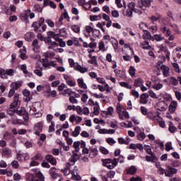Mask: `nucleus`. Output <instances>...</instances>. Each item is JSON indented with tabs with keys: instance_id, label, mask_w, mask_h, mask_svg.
I'll return each mask as SVG.
<instances>
[{
	"instance_id": "nucleus-1",
	"label": "nucleus",
	"mask_w": 181,
	"mask_h": 181,
	"mask_svg": "<svg viewBox=\"0 0 181 181\" xmlns=\"http://www.w3.org/2000/svg\"><path fill=\"white\" fill-rule=\"evenodd\" d=\"M21 107V100H19V94L16 93L13 98V102L10 105L9 108L7 110V114L8 115H13L16 114V110L15 108Z\"/></svg>"
},
{
	"instance_id": "nucleus-2",
	"label": "nucleus",
	"mask_w": 181,
	"mask_h": 181,
	"mask_svg": "<svg viewBox=\"0 0 181 181\" xmlns=\"http://www.w3.org/2000/svg\"><path fill=\"white\" fill-rule=\"evenodd\" d=\"M69 63L70 67L73 68L74 70H76L77 71H79V73L84 74L88 71V69L81 66V65H79V64L77 62H74V59H69Z\"/></svg>"
},
{
	"instance_id": "nucleus-3",
	"label": "nucleus",
	"mask_w": 181,
	"mask_h": 181,
	"mask_svg": "<svg viewBox=\"0 0 181 181\" xmlns=\"http://www.w3.org/2000/svg\"><path fill=\"white\" fill-rule=\"evenodd\" d=\"M177 173V169L173 168L170 165L167 166L166 172H165V176L167 177H172L174 175H176Z\"/></svg>"
},
{
	"instance_id": "nucleus-4",
	"label": "nucleus",
	"mask_w": 181,
	"mask_h": 181,
	"mask_svg": "<svg viewBox=\"0 0 181 181\" xmlns=\"http://www.w3.org/2000/svg\"><path fill=\"white\" fill-rule=\"evenodd\" d=\"M156 107L158 111H166L168 110V103L165 100L159 101Z\"/></svg>"
},
{
	"instance_id": "nucleus-5",
	"label": "nucleus",
	"mask_w": 181,
	"mask_h": 181,
	"mask_svg": "<svg viewBox=\"0 0 181 181\" xmlns=\"http://www.w3.org/2000/svg\"><path fill=\"white\" fill-rule=\"evenodd\" d=\"M64 78L69 87H76V81L69 75H64Z\"/></svg>"
},
{
	"instance_id": "nucleus-6",
	"label": "nucleus",
	"mask_w": 181,
	"mask_h": 181,
	"mask_svg": "<svg viewBox=\"0 0 181 181\" xmlns=\"http://www.w3.org/2000/svg\"><path fill=\"white\" fill-rule=\"evenodd\" d=\"M160 71L163 72V75L164 77H169L170 76V69L169 67L166 66V65H162V67L158 68Z\"/></svg>"
},
{
	"instance_id": "nucleus-7",
	"label": "nucleus",
	"mask_w": 181,
	"mask_h": 181,
	"mask_svg": "<svg viewBox=\"0 0 181 181\" xmlns=\"http://www.w3.org/2000/svg\"><path fill=\"white\" fill-rule=\"evenodd\" d=\"M35 135H37L39 136V135H40V132H42V129H43V123L42 122H38L35 124Z\"/></svg>"
},
{
	"instance_id": "nucleus-8",
	"label": "nucleus",
	"mask_w": 181,
	"mask_h": 181,
	"mask_svg": "<svg viewBox=\"0 0 181 181\" xmlns=\"http://www.w3.org/2000/svg\"><path fill=\"white\" fill-rule=\"evenodd\" d=\"M129 148L130 149H133L134 151H136V149H139L140 152L144 151V145H142L141 144H131L129 145Z\"/></svg>"
},
{
	"instance_id": "nucleus-9",
	"label": "nucleus",
	"mask_w": 181,
	"mask_h": 181,
	"mask_svg": "<svg viewBox=\"0 0 181 181\" xmlns=\"http://www.w3.org/2000/svg\"><path fill=\"white\" fill-rule=\"evenodd\" d=\"M144 151H146L148 155L153 156V159H158V157L155 156V153L152 152V148L149 145H144Z\"/></svg>"
},
{
	"instance_id": "nucleus-10",
	"label": "nucleus",
	"mask_w": 181,
	"mask_h": 181,
	"mask_svg": "<svg viewBox=\"0 0 181 181\" xmlns=\"http://www.w3.org/2000/svg\"><path fill=\"white\" fill-rule=\"evenodd\" d=\"M45 159L47 161L49 162V163H50L53 166H56V163H57V160L54 157H53V156L47 155L46 156Z\"/></svg>"
},
{
	"instance_id": "nucleus-11",
	"label": "nucleus",
	"mask_w": 181,
	"mask_h": 181,
	"mask_svg": "<svg viewBox=\"0 0 181 181\" xmlns=\"http://www.w3.org/2000/svg\"><path fill=\"white\" fill-rule=\"evenodd\" d=\"M148 98H149L148 93H142L140 96V104H148Z\"/></svg>"
},
{
	"instance_id": "nucleus-12",
	"label": "nucleus",
	"mask_w": 181,
	"mask_h": 181,
	"mask_svg": "<svg viewBox=\"0 0 181 181\" xmlns=\"http://www.w3.org/2000/svg\"><path fill=\"white\" fill-rule=\"evenodd\" d=\"M23 95H24V97H25V101L26 103H29V101H30L32 100V95H30V91H29V90L28 89H25L23 90Z\"/></svg>"
},
{
	"instance_id": "nucleus-13",
	"label": "nucleus",
	"mask_w": 181,
	"mask_h": 181,
	"mask_svg": "<svg viewBox=\"0 0 181 181\" xmlns=\"http://www.w3.org/2000/svg\"><path fill=\"white\" fill-rule=\"evenodd\" d=\"M16 114H17V115H25V117H24V119L25 121H28V119H29V117H28V114L26 113V110H25V107H21L20 110H16Z\"/></svg>"
},
{
	"instance_id": "nucleus-14",
	"label": "nucleus",
	"mask_w": 181,
	"mask_h": 181,
	"mask_svg": "<svg viewBox=\"0 0 181 181\" xmlns=\"http://www.w3.org/2000/svg\"><path fill=\"white\" fill-rule=\"evenodd\" d=\"M49 172L52 179L54 180L57 179V177L59 176V173H57V170L56 169V168L54 167L51 168Z\"/></svg>"
},
{
	"instance_id": "nucleus-15",
	"label": "nucleus",
	"mask_w": 181,
	"mask_h": 181,
	"mask_svg": "<svg viewBox=\"0 0 181 181\" xmlns=\"http://www.w3.org/2000/svg\"><path fill=\"white\" fill-rule=\"evenodd\" d=\"M98 155V151L95 147H90L89 148V158H95V156Z\"/></svg>"
},
{
	"instance_id": "nucleus-16",
	"label": "nucleus",
	"mask_w": 181,
	"mask_h": 181,
	"mask_svg": "<svg viewBox=\"0 0 181 181\" xmlns=\"http://www.w3.org/2000/svg\"><path fill=\"white\" fill-rule=\"evenodd\" d=\"M33 50L35 52V53H37L39 50H40V45H39V40H37V39L33 41Z\"/></svg>"
},
{
	"instance_id": "nucleus-17",
	"label": "nucleus",
	"mask_w": 181,
	"mask_h": 181,
	"mask_svg": "<svg viewBox=\"0 0 181 181\" xmlns=\"http://www.w3.org/2000/svg\"><path fill=\"white\" fill-rule=\"evenodd\" d=\"M177 107V102L173 101L168 107V111H170V112H171V114H173V112H175V111H176Z\"/></svg>"
},
{
	"instance_id": "nucleus-18",
	"label": "nucleus",
	"mask_w": 181,
	"mask_h": 181,
	"mask_svg": "<svg viewBox=\"0 0 181 181\" xmlns=\"http://www.w3.org/2000/svg\"><path fill=\"white\" fill-rule=\"evenodd\" d=\"M61 95H70L71 96L72 94H76V92L73 91L71 88H66L64 89L63 92H59Z\"/></svg>"
},
{
	"instance_id": "nucleus-19",
	"label": "nucleus",
	"mask_w": 181,
	"mask_h": 181,
	"mask_svg": "<svg viewBox=\"0 0 181 181\" xmlns=\"http://www.w3.org/2000/svg\"><path fill=\"white\" fill-rule=\"evenodd\" d=\"M26 108L27 111H29L31 115H36L37 114V109H36V107H32V106L27 105Z\"/></svg>"
},
{
	"instance_id": "nucleus-20",
	"label": "nucleus",
	"mask_w": 181,
	"mask_h": 181,
	"mask_svg": "<svg viewBox=\"0 0 181 181\" xmlns=\"http://www.w3.org/2000/svg\"><path fill=\"white\" fill-rule=\"evenodd\" d=\"M77 83L80 88H83L84 90H87V85L86 84V83H84V80L83 78H78Z\"/></svg>"
},
{
	"instance_id": "nucleus-21",
	"label": "nucleus",
	"mask_w": 181,
	"mask_h": 181,
	"mask_svg": "<svg viewBox=\"0 0 181 181\" xmlns=\"http://www.w3.org/2000/svg\"><path fill=\"white\" fill-rule=\"evenodd\" d=\"M86 30L88 33H91V32H93V33H98V36H99V35H100V30H98L97 29H93L90 25L86 26Z\"/></svg>"
},
{
	"instance_id": "nucleus-22",
	"label": "nucleus",
	"mask_w": 181,
	"mask_h": 181,
	"mask_svg": "<svg viewBox=\"0 0 181 181\" xmlns=\"http://www.w3.org/2000/svg\"><path fill=\"white\" fill-rule=\"evenodd\" d=\"M57 47H59V43L57 42H51V43L48 45V49L54 50V52L57 50Z\"/></svg>"
},
{
	"instance_id": "nucleus-23",
	"label": "nucleus",
	"mask_w": 181,
	"mask_h": 181,
	"mask_svg": "<svg viewBox=\"0 0 181 181\" xmlns=\"http://www.w3.org/2000/svg\"><path fill=\"white\" fill-rule=\"evenodd\" d=\"M34 36H35V34L33 33H32V32L27 33L25 35V40L27 42H31V40H33Z\"/></svg>"
},
{
	"instance_id": "nucleus-24",
	"label": "nucleus",
	"mask_w": 181,
	"mask_h": 181,
	"mask_svg": "<svg viewBox=\"0 0 181 181\" xmlns=\"http://www.w3.org/2000/svg\"><path fill=\"white\" fill-rule=\"evenodd\" d=\"M160 30L167 37L171 35L170 30L166 27H160Z\"/></svg>"
},
{
	"instance_id": "nucleus-25",
	"label": "nucleus",
	"mask_w": 181,
	"mask_h": 181,
	"mask_svg": "<svg viewBox=\"0 0 181 181\" xmlns=\"http://www.w3.org/2000/svg\"><path fill=\"white\" fill-rule=\"evenodd\" d=\"M11 88H13V90H18V88H21V87H22V83L20 81H17V82H13L11 84Z\"/></svg>"
},
{
	"instance_id": "nucleus-26",
	"label": "nucleus",
	"mask_w": 181,
	"mask_h": 181,
	"mask_svg": "<svg viewBox=\"0 0 181 181\" xmlns=\"http://www.w3.org/2000/svg\"><path fill=\"white\" fill-rule=\"evenodd\" d=\"M144 85V80L142 78H138L134 80V87H141Z\"/></svg>"
},
{
	"instance_id": "nucleus-27",
	"label": "nucleus",
	"mask_w": 181,
	"mask_h": 181,
	"mask_svg": "<svg viewBox=\"0 0 181 181\" xmlns=\"http://www.w3.org/2000/svg\"><path fill=\"white\" fill-rule=\"evenodd\" d=\"M80 131H81V127H80V126H77L71 134L72 136H74L76 138L79 136Z\"/></svg>"
},
{
	"instance_id": "nucleus-28",
	"label": "nucleus",
	"mask_w": 181,
	"mask_h": 181,
	"mask_svg": "<svg viewBox=\"0 0 181 181\" xmlns=\"http://www.w3.org/2000/svg\"><path fill=\"white\" fill-rule=\"evenodd\" d=\"M124 110H125V108H124V107L122 105L121 103H118L117 104V108H116V111L117 114L121 115V112H124Z\"/></svg>"
},
{
	"instance_id": "nucleus-29",
	"label": "nucleus",
	"mask_w": 181,
	"mask_h": 181,
	"mask_svg": "<svg viewBox=\"0 0 181 181\" xmlns=\"http://www.w3.org/2000/svg\"><path fill=\"white\" fill-rule=\"evenodd\" d=\"M127 175H135L136 173V168L135 166H132L127 170Z\"/></svg>"
},
{
	"instance_id": "nucleus-30",
	"label": "nucleus",
	"mask_w": 181,
	"mask_h": 181,
	"mask_svg": "<svg viewBox=\"0 0 181 181\" xmlns=\"http://www.w3.org/2000/svg\"><path fill=\"white\" fill-rule=\"evenodd\" d=\"M42 56L47 59H53L55 54L54 52H46L42 54Z\"/></svg>"
},
{
	"instance_id": "nucleus-31",
	"label": "nucleus",
	"mask_w": 181,
	"mask_h": 181,
	"mask_svg": "<svg viewBox=\"0 0 181 181\" xmlns=\"http://www.w3.org/2000/svg\"><path fill=\"white\" fill-rule=\"evenodd\" d=\"M43 68L42 67H36V69L34 71L35 74L38 76V77H42L43 76L42 72Z\"/></svg>"
},
{
	"instance_id": "nucleus-32",
	"label": "nucleus",
	"mask_w": 181,
	"mask_h": 181,
	"mask_svg": "<svg viewBox=\"0 0 181 181\" xmlns=\"http://www.w3.org/2000/svg\"><path fill=\"white\" fill-rule=\"evenodd\" d=\"M127 8L132 11V12H138L137 10L135 8V3L134 2H130L127 5Z\"/></svg>"
},
{
	"instance_id": "nucleus-33",
	"label": "nucleus",
	"mask_w": 181,
	"mask_h": 181,
	"mask_svg": "<svg viewBox=\"0 0 181 181\" xmlns=\"http://www.w3.org/2000/svg\"><path fill=\"white\" fill-rule=\"evenodd\" d=\"M152 87H153V88H154V90L159 91V90H161V88H163V84H162L160 83H155L152 86Z\"/></svg>"
},
{
	"instance_id": "nucleus-34",
	"label": "nucleus",
	"mask_w": 181,
	"mask_h": 181,
	"mask_svg": "<svg viewBox=\"0 0 181 181\" xmlns=\"http://www.w3.org/2000/svg\"><path fill=\"white\" fill-rule=\"evenodd\" d=\"M71 179H72V180H81V177L80 175H78V174H77V173L73 171L71 173Z\"/></svg>"
},
{
	"instance_id": "nucleus-35",
	"label": "nucleus",
	"mask_w": 181,
	"mask_h": 181,
	"mask_svg": "<svg viewBox=\"0 0 181 181\" xmlns=\"http://www.w3.org/2000/svg\"><path fill=\"white\" fill-rule=\"evenodd\" d=\"M170 82L172 84V86H178L179 85V80H177V78L173 76L170 77Z\"/></svg>"
},
{
	"instance_id": "nucleus-36",
	"label": "nucleus",
	"mask_w": 181,
	"mask_h": 181,
	"mask_svg": "<svg viewBox=\"0 0 181 181\" xmlns=\"http://www.w3.org/2000/svg\"><path fill=\"white\" fill-rule=\"evenodd\" d=\"M19 56L22 60H25V59H28V57L26 56V49H20Z\"/></svg>"
},
{
	"instance_id": "nucleus-37",
	"label": "nucleus",
	"mask_w": 181,
	"mask_h": 181,
	"mask_svg": "<svg viewBox=\"0 0 181 181\" xmlns=\"http://www.w3.org/2000/svg\"><path fill=\"white\" fill-rule=\"evenodd\" d=\"M134 11H132L129 8L126 11H123V15L124 16H128V18H132V13Z\"/></svg>"
},
{
	"instance_id": "nucleus-38",
	"label": "nucleus",
	"mask_w": 181,
	"mask_h": 181,
	"mask_svg": "<svg viewBox=\"0 0 181 181\" xmlns=\"http://www.w3.org/2000/svg\"><path fill=\"white\" fill-rule=\"evenodd\" d=\"M154 37L156 42H162V40H165V37L162 36V34H156L154 35Z\"/></svg>"
},
{
	"instance_id": "nucleus-39",
	"label": "nucleus",
	"mask_w": 181,
	"mask_h": 181,
	"mask_svg": "<svg viewBox=\"0 0 181 181\" xmlns=\"http://www.w3.org/2000/svg\"><path fill=\"white\" fill-rule=\"evenodd\" d=\"M4 139L6 141H11L12 139V134H10L8 132H6L3 135Z\"/></svg>"
},
{
	"instance_id": "nucleus-40",
	"label": "nucleus",
	"mask_w": 181,
	"mask_h": 181,
	"mask_svg": "<svg viewBox=\"0 0 181 181\" xmlns=\"http://www.w3.org/2000/svg\"><path fill=\"white\" fill-rule=\"evenodd\" d=\"M0 77L1 78H8V76L6 75V70L4 69H0Z\"/></svg>"
},
{
	"instance_id": "nucleus-41",
	"label": "nucleus",
	"mask_w": 181,
	"mask_h": 181,
	"mask_svg": "<svg viewBox=\"0 0 181 181\" xmlns=\"http://www.w3.org/2000/svg\"><path fill=\"white\" fill-rule=\"evenodd\" d=\"M110 42L113 46L114 49L117 50L118 49V40L115 38H112Z\"/></svg>"
},
{
	"instance_id": "nucleus-42",
	"label": "nucleus",
	"mask_w": 181,
	"mask_h": 181,
	"mask_svg": "<svg viewBox=\"0 0 181 181\" xmlns=\"http://www.w3.org/2000/svg\"><path fill=\"white\" fill-rule=\"evenodd\" d=\"M141 46L142 49H150L152 48V47L149 45V42L148 41H146L144 42V43L141 44Z\"/></svg>"
},
{
	"instance_id": "nucleus-43",
	"label": "nucleus",
	"mask_w": 181,
	"mask_h": 181,
	"mask_svg": "<svg viewBox=\"0 0 181 181\" xmlns=\"http://www.w3.org/2000/svg\"><path fill=\"white\" fill-rule=\"evenodd\" d=\"M140 4L144 5L145 7H149L151 6V0H141L140 1Z\"/></svg>"
},
{
	"instance_id": "nucleus-44",
	"label": "nucleus",
	"mask_w": 181,
	"mask_h": 181,
	"mask_svg": "<svg viewBox=\"0 0 181 181\" xmlns=\"http://www.w3.org/2000/svg\"><path fill=\"white\" fill-rule=\"evenodd\" d=\"M119 85L122 87H124V88H128L129 90H132V86L128 84V83H127V82H120Z\"/></svg>"
},
{
	"instance_id": "nucleus-45",
	"label": "nucleus",
	"mask_w": 181,
	"mask_h": 181,
	"mask_svg": "<svg viewBox=\"0 0 181 181\" xmlns=\"http://www.w3.org/2000/svg\"><path fill=\"white\" fill-rule=\"evenodd\" d=\"M145 138H146V135H145L144 132H140L139 133V134L137 135V139L139 141H144V139H145Z\"/></svg>"
},
{
	"instance_id": "nucleus-46",
	"label": "nucleus",
	"mask_w": 181,
	"mask_h": 181,
	"mask_svg": "<svg viewBox=\"0 0 181 181\" xmlns=\"http://www.w3.org/2000/svg\"><path fill=\"white\" fill-rule=\"evenodd\" d=\"M106 142L108 144V145H110V146H112L115 144H117V141L114 140V139L109 137L106 139Z\"/></svg>"
},
{
	"instance_id": "nucleus-47",
	"label": "nucleus",
	"mask_w": 181,
	"mask_h": 181,
	"mask_svg": "<svg viewBox=\"0 0 181 181\" xmlns=\"http://www.w3.org/2000/svg\"><path fill=\"white\" fill-rule=\"evenodd\" d=\"M81 143L80 141H75L74 143L73 146H74L76 152H78V151H80V145H81Z\"/></svg>"
},
{
	"instance_id": "nucleus-48",
	"label": "nucleus",
	"mask_w": 181,
	"mask_h": 181,
	"mask_svg": "<svg viewBox=\"0 0 181 181\" xmlns=\"http://www.w3.org/2000/svg\"><path fill=\"white\" fill-rule=\"evenodd\" d=\"M62 25H63V15L61 16L58 20V21L57 23H55V26H57V28H60V26H62Z\"/></svg>"
},
{
	"instance_id": "nucleus-49",
	"label": "nucleus",
	"mask_w": 181,
	"mask_h": 181,
	"mask_svg": "<svg viewBox=\"0 0 181 181\" xmlns=\"http://www.w3.org/2000/svg\"><path fill=\"white\" fill-rule=\"evenodd\" d=\"M88 63H89L90 64H94L95 67L98 66V63L97 62V57L89 59L88 61Z\"/></svg>"
},
{
	"instance_id": "nucleus-50",
	"label": "nucleus",
	"mask_w": 181,
	"mask_h": 181,
	"mask_svg": "<svg viewBox=\"0 0 181 181\" xmlns=\"http://www.w3.org/2000/svg\"><path fill=\"white\" fill-rule=\"evenodd\" d=\"M99 50L102 52H105V45H104V42L101 41L98 43Z\"/></svg>"
},
{
	"instance_id": "nucleus-51",
	"label": "nucleus",
	"mask_w": 181,
	"mask_h": 181,
	"mask_svg": "<svg viewBox=\"0 0 181 181\" xmlns=\"http://www.w3.org/2000/svg\"><path fill=\"white\" fill-rule=\"evenodd\" d=\"M6 75L10 76L11 77L15 75V69H7L6 70Z\"/></svg>"
},
{
	"instance_id": "nucleus-52",
	"label": "nucleus",
	"mask_w": 181,
	"mask_h": 181,
	"mask_svg": "<svg viewBox=\"0 0 181 181\" xmlns=\"http://www.w3.org/2000/svg\"><path fill=\"white\" fill-rule=\"evenodd\" d=\"M2 152L4 155H6L7 156L11 155V153H12V151H11V149L8 148H4L2 150Z\"/></svg>"
},
{
	"instance_id": "nucleus-53",
	"label": "nucleus",
	"mask_w": 181,
	"mask_h": 181,
	"mask_svg": "<svg viewBox=\"0 0 181 181\" xmlns=\"http://www.w3.org/2000/svg\"><path fill=\"white\" fill-rule=\"evenodd\" d=\"M100 151L101 153L103 155H108L110 153V151H108V149L105 148L104 146H100Z\"/></svg>"
},
{
	"instance_id": "nucleus-54",
	"label": "nucleus",
	"mask_w": 181,
	"mask_h": 181,
	"mask_svg": "<svg viewBox=\"0 0 181 181\" xmlns=\"http://www.w3.org/2000/svg\"><path fill=\"white\" fill-rule=\"evenodd\" d=\"M75 110H76L77 114H78L79 115H83V108H82V107H80V106H76V107H75Z\"/></svg>"
},
{
	"instance_id": "nucleus-55",
	"label": "nucleus",
	"mask_w": 181,
	"mask_h": 181,
	"mask_svg": "<svg viewBox=\"0 0 181 181\" xmlns=\"http://www.w3.org/2000/svg\"><path fill=\"white\" fill-rule=\"evenodd\" d=\"M59 35L62 37H66L67 36V32L65 28H62L59 30Z\"/></svg>"
},
{
	"instance_id": "nucleus-56",
	"label": "nucleus",
	"mask_w": 181,
	"mask_h": 181,
	"mask_svg": "<svg viewBox=\"0 0 181 181\" xmlns=\"http://www.w3.org/2000/svg\"><path fill=\"white\" fill-rule=\"evenodd\" d=\"M168 131L171 132V134H173L177 131V129L176 128V127L173 126V124H170Z\"/></svg>"
},
{
	"instance_id": "nucleus-57",
	"label": "nucleus",
	"mask_w": 181,
	"mask_h": 181,
	"mask_svg": "<svg viewBox=\"0 0 181 181\" xmlns=\"http://www.w3.org/2000/svg\"><path fill=\"white\" fill-rule=\"evenodd\" d=\"M45 23L49 26V28H54V22L52 19H47Z\"/></svg>"
},
{
	"instance_id": "nucleus-58",
	"label": "nucleus",
	"mask_w": 181,
	"mask_h": 181,
	"mask_svg": "<svg viewBox=\"0 0 181 181\" xmlns=\"http://www.w3.org/2000/svg\"><path fill=\"white\" fill-rule=\"evenodd\" d=\"M149 19L151 21L152 23H155V22H157V21H159V19H160V16H158V17L152 16L149 18Z\"/></svg>"
},
{
	"instance_id": "nucleus-59",
	"label": "nucleus",
	"mask_w": 181,
	"mask_h": 181,
	"mask_svg": "<svg viewBox=\"0 0 181 181\" xmlns=\"http://www.w3.org/2000/svg\"><path fill=\"white\" fill-rule=\"evenodd\" d=\"M102 16L101 14L98 15V16H90V21H98L100 19H101Z\"/></svg>"
},
{
	"instance_id": "nucleus-60",
	"label": "nucleus",
	"mask_w": 181,
	"mask_h": 181,
	"mask_svg": "<svg viewBox=\"0 0 181 181\" xmlns=\"http://www.w3.org/2000/svg\"><path fill=\"white\" fill-rule=\"evenodd\" d=\"M135 71H136V70L135 69V67L134 66H130V69L129 70V73L130 74V76H135Z\"/></svg>"
},
{
	"instance_id": "nucleus-61",
	"label": "nucleus",
	"mask_w": 181,
	"mask_h": 181,
	"mask_svg": "<svg viewBox=\"0 0 181 181\" xmlns=\"http://www.w3.org/2000/svg\"><path fill=\"white\" fill-rule=\"evenodd\" d=\"M71 30L73 32H75V33H78V32H80V27L77 25H74L71 26Z\"/></svg>"
},
{
	"instance_id": "nucleus-62",
	"label": "nucleus",
	"mask_w": 181,
	"mask_h": 181,
	"mask_svg": "<svg viewBox=\"0 0 181 181\" xmlns=\"http://www.w3.org/2000/svg\"><path fill=\"white\" fill-rule=\"evenodd\" d=\"M48 132H54V122H51V125L49 127Z\"/></svg>"
},
{
	"instance_id": "nucleus-63",
	"label": "nucleus",
	"mask_w": 181,
	"mask_h": 181,
	"mask_svg": "<svg viewBox=\"0 0 181 181\" xmlns=\"http://www.w3.org/2000/svg\"><path fill=\"white\" fill-rule=\"evenodd\" d=\"M69 101L71 103V104H77L78 103L77 99H76L74 96H70Z\"/></svg>"
},
{
	"instance_id": "nucleus-64",
	"label": "nucleus",
	"mask_w": 181,
	"mask_h": 181,
	"mask_svg": "<svg viewBox=\"0 0 181 181\" xmlns=\"http://www.w3.org/2000/svg\"><path fill=\"white\" fill-rule=\"evenodd\" d=\"M93 114L98 115L100 114V106H95L93 107Z\"/></svg>"
}]
</instances>
